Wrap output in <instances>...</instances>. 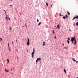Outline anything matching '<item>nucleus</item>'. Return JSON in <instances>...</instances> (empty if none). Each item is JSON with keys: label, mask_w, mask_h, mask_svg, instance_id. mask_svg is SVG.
I'll return each instance as SVG.
<instances>
[{"label": "nucleus", "mask_w": 78, "mask_h": 78, "mask_svg": "<svg viewBox=\"0 0 78 78\" xmlns=\"http://www.w3.org/2000/svg\"><path fill=\"white\" fill-rule=\"evenodd\" d=\"M78 19V16H75L72 19V20H73L74 19Z\"/></svg>", "instance_id": "obj_1"}, {"label": "nucleus", "mask_w": 78, "mask_h": 78, "mask_svg": "<svg viewBox=\"0 0 78 78\" xmlns=\"http://www.w3.org/2000/svg\"><path fill=\"white\" fill-rule=\"evenodd\" d=\"M71 40L72 41H74L76 40V39H75V37H72L71 38Z\"/></svg>", "instance_id": "obj_2"}, {"label": "nucleus", "mask_w": 78, "mask_h": 78, "mask_svg": "<svg viewBox=\"0 0 78 78\" xmlns=\"http://www.w3.org/2000/svg\"><path fill=\"white\" fill-rule=\"evenodd\" d=\"M27 45H30V42H29V39H28V38H27Z\"/></svg>", "instance_id": "obj_3"}, {"label": "nucleus", "mask_w": 78, "mask_h": 78, "mask_svg": "<svg viewBox=\"0 0 78 78\" xmlns=\"http://www.w3.org/2000/svg\"><path fill=\"white\" fill-rule=\"evenodd\" d=\"M34 53L32 52V58H34Z\"/></svg>", "instance_id": "obj_4"}, {"label": "nucleus", "mask_w": 78, "mask_h": 78, "mask_svg": "<svg viewBox=\"0 0 78 78\" xmlns=\"http://www.w3.org/2000/svg\"><path fill=\"white\" fill-rule=\"evenodd\" d=\"M60 27H59V24H58L57 25V29L58 30H59Z\"/></svg>", "instance_id": "obj_5"}, {"label": "nucleus", "mask_w": 78, "mask_h": 78, "mask_svg": "<svg viewBox=\"0 0 78 78\" xmlns=\"http://www.w3.org/2000/svg\"><path fill=\"white\" fill-rule=\"evenodd\" d=\"M6 19L7 20H8V19H9V20H10V18L9 17H6Z\"/></svg>", "instance_id": "obj_6"}, {"label": "nucleus", "mask_w": 78, "mask_h": 78, "mask_svg": "<svg viewBox=\"0 0 78 78\" xmlns=\"http://www.w3.org/2000/svg\"><path fill=\"white\" fill-rule=\"evenodd\" d=\"M76 40H74V45H76Z\"/></svg>", "instance_id": "obj_7"}, {"label": "nucleus", "mask_w": 78, "mask_h": 78, "mask_svg": "<svg viewBox=\"0 0 78 78\" xmlns=\"http://www.w3.org/2000/svg\"><path fill=\"white\" fill-rule=\"evenodd\" d=\"M68 15H69V16H70V12H67Z\"/></svg>", "instance_id": "obj_8"}, {"label": "nucleus", "mask_w": 78, "mask_h": 78, "mask_svg": "<svg viewBox=\"0 0 78 78\" xmlns=\"http://www.w3.org/2000/svg\"><path fill=\"white\" fill-rule=\"evenodd\" d=\"M5 72H9V70H6V68H5Z\"/></svg>", "instance_id": "obj_9"}, {"label": "nucleus", "mask_w": 78, "mask_h": 78, "mask_svg": "<svg viewBox=\"0 0 78 78\" xmlns=\"http://www.w3.org/2000/svg\"><path fill=\"white\" fill-rule=\"evenodd\" d=\"M35 51V50L34 49V48H33V51L32 53H34Z\"/></svg>", "instance_id": "obj_10"}, {"label": "nucleus", "mask_w": 78, "mask_h": 78, "mask_svg": "<svg viewBox=\"0 0 78 78\" xmlns=\"http://www.w3.org/2000/svg\"><path fill=\"white\" fill-rule=\"evenodd\" d=\"M41 58H38V61H41Z\"/></svg>", "instance_id": "obj_11"}, {"label": "nucleus", "mask_w": 78, "mask_h": 78, "mask_svg": "<svg viewBox=\"0 0 78 78\" xmlns=\"http://www.w3.org/2000/svg\"><path fill=\"white\" fill-rule=\"evenodd\" d=\"M64 71L65 73H66V69H64Z\"/></svg>", "instance_id": "obj_12"}, {"label": "nucleus", "mask_w": 78, "mask_h": 78, "mask_svg": "<svg viewBox=\"0 0 78 78\" xmlns=\"http://www.w3.org/2000/svg\"><path fill=\"white\" fill-rule=\"evenodd\" d=\"M38 61V58H37V59L36 60V62L37 63V61Z\"/></svg>", "instance_id": "obj_13"}, {"label": "nucleus", "mask_w": 78, "mask_h": 78, "mask_svg": "<svg viewBox=\"0 0 78 78\" xmlns=\"http://www.w3.org/2000/svg\"><path fill=\"white\" fill-rule=\"evenodd\" d=\"M72 60H73V61H74L75 62L76 61V60H75V58H73L72 59Z\"/></svg>", "instance_id": "obj_14"}, {"label": "nucleus", "mask_w": 78, "mask_h": 78, "mask_svg": "<svg viewBox=\"0 0 78 78\" xmlns=\"http://www.w3.org/2000/svg\"><path fill=\"white\" fill-rule=\"evenodd\" d=\"M41 24V22H40L39 23H38V25H40Z\"/></svg>", "instance_id": "obj_15"}, {"label": "nucleus", "mask_w": 78, "mask_h": 78, "mask_svg": "<svg viewBox=\"0 0 78 78\" xmlns=\"http://www.w3.org/2000/svg\"><path fill=\"white\" fill-rule=\"evenodd\" d=\"M9 28H10L9 29V30L11 31V27H9Z\"/></svg>", "instance_id": "obj_16"}, {"label": "nucleus", "mask_w": 78, "mask_h": 78, "mask_svg": "<svg viewBox=\"0 0 78 78\" xmlns=\"http://www.w3.org/2000/svg\"><path fill=\"white\" fill-rule=\"evenodd\" d=\"M67 42H68V44H69L70 43V41H69V40H67Z\"/></svg>", "instance_id": "obj_17"}, {"label": "nucleus", "mask_w": 78, "mask_h": 78, "mask_svg": "<svg viewBox=\"0 0 78 78\" xmlns=\"http://www.w3.org/2000/svg\"><path fill=\"white\" fill-rule=\"evenodd\" d=\"M45 42H43V46H45Z\"/></svg>", "instance_id": "obj_18"}, {"label": "nucleus", "mask_w": 78, "mask_h": 78, "mask_svg": "<svg viewBox=\"0 0 78 78\" xmlns=\"http://www.w3.org/2000/svg\"><path fill=\"white\" fill-rule=\"evenodd\" d=\"M76 25H77V26H78V22H77V23H76Z\"/></svg>", "instance_id": "obj_19"}, {"label": "nucleus", "mask_w": 78, "mask_h": 78, "mask_svg": "<svg viewBox=\"0 0 78 78\" xmlns=\"http://www.w3.org/2000/svg\"><path fill=\"white\" fill-rule=\"evenodd\" d=\"M8 45L9 48V43L8 44Z\"/></svg>", "instance_id": "obj_20"}, {"label": "nucleus", "mask_w": 78, "mask_h": 78, "mask_svg": "<svg viewBox=\"0 0 78 78\" xmlns=\"http://www.w3.org/2000/svg\"><path fill=\"white\" fill-rule=\"evenodd\" d=\"M7 62H9V59H7Z\"/></svg>", "instance_id": "obj_21"}, {"label": "nucleus", "mask_w": 78, "mask_h": 78, "mask_svg": "<svg viewBox=\"0 0 78 78\" xmlns=\"http://www.w3.org/2000/svg\"><path fill=\"white\" fill-rule=\"evenodd\" d=\"M63 19H66V17H65V16H63Z\"/></svg>", "instance_id": "obj_22"}, {"label": "nucleus", "mask_w": 78, "mask_h": 78, "mask_svg": "<svg viewBox=\"0 0 78 78\" xmlns=\"http://www.w3.org/2000/svg\"><path fill=\"white\" fill-rule=\"evenodd\" d=\"M46 5L47 6H48V3L46 2Z\"/></svg>", "instance_id": "obj_23"}, {"label": "nucleus", "mask_w": 78, "mask_h": 78, "mask_svg": "<svg viewBox=\"0 0 78 78\" xmlns=\"http://www.w3.org/2000/svg\"><path fill=\"white\" fill-rule=\"evenodd\" d=\"M37 22H39V20L37 19Z\"/></svg>", "instance_id": "obj_24"}, {"label": "nucleus", "mask_w": 78, "mask_h": 78, "mask_svg": "<svg viewBox=\"0 0 78 78\" xmlns=\"http://www.w3.org/2000/svg\"><path fill=\"white\" fill-rule=\"evenodd\" d=\"M71 41L72 43H73V41L71 40Z\"/></svg>", "instance_id": "obj_25"}, {"label": "nucleus", "mask_w": 78, "mask_h": 78, "mask_svg": "<svg viewBox=\"0 0 78 78\" xmlns=\"http://www.w3.org/2000/svg\"><path fill=\"white\" fill-rule=\"evenodd\" d=\"M67 48H66V47H65L64 48H66V49H67Z\"/></svg>", "instance_id": "obj_26"}, {"label": "nucleus", "mask_w": 78, "mask_h": 78, "mask_svg": "<svg viewBox=\"0 0 78 78\" xmlns=\"http://www.w3.org/2000/svg\"><path fill=\"white\" fill-rule=\"evenodd\" d=\"M62 15H61V14H60V16H62Z\"/></svg>", "instance_id": "obj_27"}, {"label": "nucleus", "mask_w": 78, "mask_h": 78, "mask_svg": "<svg viewBox=\"0 0 78 78\" xmlns=\"http://www.w3.org/2000/svg\"><path fill=\"white\" fill-rule=\"evenodd\" d=\"M52 32H53V33H54V34H55V32H54V31L53 30L52 31Z\"/></svg>", "instance_id": "obj_28"}, {"label": "nucleus", "mask_w": 78, "mask_h": 78, "mask_svg": "<svg viewBox=\"0 0 78 78\" xmlns=\"http://www.w3.org/2000/svg\"><path fill=\"white\" fill-rule=\"evenodd\" d=\"M68 40H70V38L69 37H68Z\"/></svg>", "instance_id": "obj_29"}, {"label": "nucleus", "mask_w": 78, "mask_h": 78, "mask_svg": "<svg viewBox=\"0 0 78 78\" xmlns=\"http://www.w3.org/2000/svg\"><path fill=\"white\" fill-rule=\"evenodd\" d=\"M0 39L1 40V41H2V38H0Z\"/></svg>", "instance_id": "obj_30"}, {"label": "nucleus", "mask_w": 78, "mask_h": 78, "mask_svg": "<svg viewBox=\"0 0 78 78\" xmlns=\"http://www.w3.org/2000/svg\"><path fill=\"white\" fill-rule=\"evenodd\" d=\"M66 18H67V17H68L67 15H66Z\"/></svg>", "instance_id": "obj_31"}, {"label": "nucleus", "mask_w": 78, "mask_h": 78, "mask_svg": "<svg viewBox=\"0 0 78 78\" xmlns=\"http://www.w3.org/2000/svg\"><path fill=\"white\" fill-rule=\"evenodd\" d=\"M4 11H5V13H6V11L4 10Z\"/></svg>", "instance_id": "obj_32"}, {"label": "nucleus", "mask_w": 78, "mask_h": 78, "mask_svg": "<svg viewBox=\"0 0 78 78\" xmlns=\"http://www.w3.org/2000/svg\"><path fill=\"white\" fill-rule=\"evenodd\" d=\"M53 6V5H51V7H52V6Z\"/></svg>", "instance_id": "obj_33"}, {"label": "nucleus", "mask_w": 78, "mask_h": 78, "mask_svg": "<svg viewBox=\"0 0 78 78\" xmlns=\"http://www.w3.org/2000/svg\"><path fill=\"white\" fill-rule=\"evenodd\" d=\"M25 25H26V27H27V24H25Z\"/></svg>", "instance_id": "obj_34"}, {"label": "nucleus", "mask_w": 78, "mask_h": 78, "mask_svg": "<svg viewBox=\"0 0 78 78\" xmlns=\"http://www.w3.org/2000/svg\"><path fill=\"white\" fill-rule=\"evenodd\" d=\"M75 62H76V63H77V62H78V61H75Z\"/></svg>", "instance_id": "obj_35"}, {"label": "nucleus", "mask_w": 78, "mask_h": 78, "mask_svg": "<svg viewBox=\"0 0 78 78\" xmlns=\"http://www.w3.org/2000/svg\"><path fill=\"white\" fill-rule=\"evenodd\" d=\"M12 44H13V43L12 41Z\"/></svg>", "instance_id": "obj_36"}, {"label": "nucleus", "mask_w": 78, "mask_h": 78, "mask_svg": "<svg viewBox=\"0 0 78 78\" xmlns=\"http://www.w3.org/2000/svg\"><path fill=\"white\" fill-rule=\"evenodd\" d=\"M62 45H63V46H64V44H62Z\"/></svg>", "instance_id": "obj_37"}, {"label": "nucleus", "mask_w": 78, "mask_h": 78, "mask_svg": "<svg viewBox=\"0 0 78 78\" xmlns=\"http://www.w3.org/2000/svg\"><path fill=\"white\" fill-rule=\"evenodd\" d=\"M10 6H12V5H10Z\"/></svg>", "instance_id": "obj_38"}, {"label": "nucleus", "mask_w": 78, "mask_h": 78, "mask_svg": "<svg viewBox=\"0 0 78 78\" xmlns=\"http://www.w3.org/2000/svg\"><path fill=\"white\" fill-rule=\"evenodd\" d=\"M69 31H71V30H70V29H69Z\"/></svg>", "instance_id": "obj_39"}, {"label": "nucleus", "mask_w": 78, "mask_h": 78, "mask_svg": "<svg viewBox=\"0 0 78 78\" xmlns=\"http://www.w3.org/2000/svg\"><path fill=\"white\" fill-rule=\"evenodd\" d=\"M56 36H55V39H56Z\"/></svg>", "instance_id": "obj_40"}, {"label": "nucleus", "mask_w": 78, "mask_h": 78, "mask_svg": "<svg viewBox=\"0 0 78 78\" xmlns=\"http://www.w3.org/2000/svg\"><path fill=\"white\" fill-rule=\"evenodd\" d=\"M11 70L12 72V69H11Z\"/></svg>", "instance_id": "obj_41"}, {"label": "nucleus", "mask_w": 78, "mask_h": 78, "mask_svg": "<svg viewBox=\"0 0 78 78\" xmlns=\"http://www.w3.org/2000/svg\"><path fill=\"white\" fill-rule=\"evenodd\" d=\"M27 52H28V50H27Z\"/></svg>", "instance_id": "obj_42"}, {"label": "nucleus", "mask_w": 78, "mask_h": 78, "mask_svg": "<svg viewBox=\"0 0 78 78\" xmlns=\"http://www.w3.org/2000/svg\"><path fill=\"white\" fill-rule=\"evenodd\" d=\"M16 42L17 43V40H16Z\"/></svg>", "instance_id": "obj_43"}, {"label": "nucleus", "mask_w": 78, "mask_h": 78, "mask_svg": "<svg viewBox=\"0 0 78 78\" xmlns=\"http://www.w3.org/2000/svg\"><path fill=\"white\" fill-rule=\"evenodd\" d=\"M16 51H18V50L17 49Z\"/></svg>", "instance_id": "obj_44"}, {"label": "nucleus", "mask_w": 78, "mask_h": 78, "mask_svg": "<svg viewBox=\"0 0 78 78\" xmlns=\"http://www.w3.org/2000/svg\"><path fill=\"white\" fill-rule=\"evenodd\" d=\"M18 59H19V57H17Z\"/></svg>", "instance_id": "obj_45"}, {"label": "nucleus", "mask_w": 78, "mask_h": 78, "mask_svg": "<svg viewBox=\"0 0 78 78\" xmlns=\"http://www.w3.org/2000/svg\"><path fill=\"white\" fill-rule=\"evenodd\" d=\"M12 74H13V73H12Z\"/></svg>", "instance_id": "obj_46"}, {"label": "nucleus", "mask_w": 78, "mask_h": 78, "mask_svg": "<svg viewBox=\"0 0 78 78\" xmlns=\"http://www.w3.org/2000/svg\"><path fill=\"white\" fill-rule=\"evenodd\" d=\"M55 28H56V26L55 27Z\"/></svg>", "instance_id": "obj_47"}, {"label": "nucleus", "mask_w": 78, "mask_h": 78, "mask_svg": "<svg viewBox=\"0 0 78 78\" xmlns=\"http://www.w3.org/2000/svg\"><path fill=\"white\" fill-rule=\"evenodd\" d=\"M11 1H12V0H10Z\"/></svg>", "instance_id": "obj_48"}, {"label": "nucleus", "mask_w": 78, "mask_h": 78, "mask_svg": "<svg viewBox=\"0 0 78 78\" xmlns=\"http://www.w3.org/2000/svg\"><path fill=\"white\" fill-rule=\"evenodd\" d=\"M77 78H78V77H77Z\"/></svg>", "instance_id": "obj_49"}]
</instances>
